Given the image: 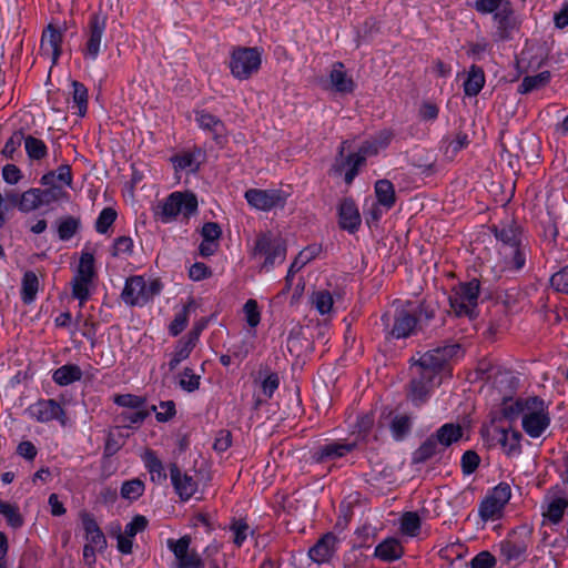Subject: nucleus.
I'll return each mask as SVG.
<instances>
[{"label":"nucleus","mask_w":568,"mask_h":568,"mask_svg":"<svg viewBox=\"0 0 568 568\" xmlns=\"http://www.w3.org/2000/svg\"><path fill=\"white\" fill-rule=\"evenodd\" d=\"M480 464V457L475 450H466L462 455L460 467L464 475H471Z\"/></svg>","instance_id":"obj_57"},{"label":"nucleus","mask_w":568,"mask_h":568,"mask_svg":"<svg viewBox=\"0 0 568 568\" xmlns=\"http://www.w3.org/2000/svg\"><path fill=\"white\" fill-rule=\"evenodd\" d=\"M45 186V189H39L41 206L50 205L51 203L58 202L67 196V192L61 185L51 184Z\"/></svg>","instance_id":"obj_49"},{"label":"nucleus","mask_w":568,"mask_h":568,"mask_svg":"<svg viewBox=\"0 0 568 568\" xmlns=\"http://www.w3.org/2000/svg\"><path fill=\"white\" fill-rule=\"evenodd\" d=\"M166 545L176 559L175 568H204V562L196 550H190L191 537L189 535L179 539L169 538Z\"/></svg>","instance_id":"obj_13"},{"label":"nucleus","mask_w":568,"mask_h":568,"mask_svg":"<svg viewBox=\"0 0 568 568\" xmlns=\"http://www.w3.org/2000/svg\"><path fill=\"white\" fill-rule=\"evenodd\" d=\"M337 538L333 532L324 534L310 549L308 557L316 564L328 562L336 550Z\"/></svg>","instance_id":"obj_27"},{"label":"nucleus","mask_w":568,"mask_h":568,"mask_svg":"<svg viewBox=\"0 0 568 568\" xmlns=\"http://www.w3.org/2000/svg\"><path fill=\"white\" fill-rule=\"evenodd\" d=\"M145 469L150 474V479L155 485H163L168 479L162 460L158 457L156 453L152 449H146L142 456Z\"/></svg>","instance_id":"obj_31"},{"label":"nucleus","mask_w":568,"mask_h":568,"mask_svg":"<svg viewBox=\"0 0 568 568\" xmlns=\"http://www.w3.org/2000/svg\"><path fill=\"white\" fill-rule=\"evenodd\" d=\"M80 519L88 544L103 549L106 546V539L94 516L91 513L83 511L80 515Z\"/></svg>","instance_id":"obj_29"},{"label":"nucleus","mask_w":568,"mask_h":568,"mask_svg":"<svg viewBox=\"0 0 568 568\" xmlns=\"http://www.w3.org/2000/svg\"><path fill=\"white\" fill-rule=\"evenodd\" d=\"M72 109H77L74 113L84 116L88 110V89L79 81H72Z\"/></svg>","instance_id":"obj_45"},{"label":"nucleus","mask_w":568,"mask_h":568,"mask_svg":"<svg viewBox=\"0 0 568 568\" xmlns=\"http://www.w3.org/2000/svg\"><path fill=\"white\" fill-rule=\"evenodd\" d=\"M321 251L322 246L318 244H312L303 248L292 262L288 268L287 278L294 276L295 273L301 271L306 264L318 256Z\"/></svg>","instance_id":"obj_34"},{"label":"nucleus","mask_w":568,"mask_h":568,"mask_svg":"<svg viewBox=\"0 0 568 568\" xmlns=\"http://www.w3.org/2000/svg\"><path fill=\"white\" fill-rule=\"evenodd\" d=\"M247 203L260 211H271L277 206H284L286 196L281 190L250 189L244 194Z\"/></svg>","instance_id":"obj_15"},{"label":"nucleus","mask_w":568,"mask_h":568,"mask_svg":"<svg viewBox=\"0 0 568 568\" xmlns=\"http://www.w3.org/2000/svg\"><path fill=\"white\" fill-rule=\"evenodd\" d=\"M30 415L39 423L52 420L65 425V414L61 405L54 399H40L29 407Z\"/></svg>","instance_id":"obj_18"},{"label":"nucleus","mask_w":568,"mask_h":568,"mask_svg":"<svg viewBox=\"0 0 568 568\" xmlns=\"http://www.w3.org/2000/svg\"><path fill=\"white\" fill-rule=\"evenodd\" d=\"M375 194L378 204L386 207V210L392 209L396 202V194L393 183L389 180H378L375 183Z\"/></svg>","instance_id":"obj_37"},{"label":"nucleus","mask_w":568,"mask_h":568,"mask_svg":"<svg viewBox=\"0 0 568 568\" xmlns=\"http://www.w3.org/2000/svg\"><path fill=\"white\" fill-rule=\"evenodd\" d=\"M230 530L233 532V542L236 548H241L247 539L250 526L243 519H234L230 526Z\"/></svg>","instance_id":"obj_52"},{"label":"nucleus","mask_w":568,"mask_h":568,"mask_svg":"<svg viewBox=\"0 0 568 568\" xmlns=\"http://www.w3.org/2000/svg\"><path fill=\"white\" fill-rule=\"evenodd\" d=\"M485 72L483 68L473 64L469 67L467 78L464 81V93L467 97H476L485 85Z\"/></svg>","instance_id":"obj_33"},{"label":"nucleus","mask_w":568,"mask_h":568,"mask_svg":"<svg viewBox=\"0 0 568 568\" xmlns=\"http://www.w3.org/2000/svg\"><path fill=\"white\" fill-rule=\"evenodd\" d=\"M550 284L555 291L568 294V265L551 275Z\"/></svg>","instance_id":"obj_64"},{"label":"nucleus","mask_w":568,"mask_h":568,"mask_svg":"<svg viewBox=\"0 0 568 568\" xmlns=\"http://www.w3.org/2000/svg\"><path fill=\"white\" fill-rule=\"evenodd\" d=\"M24 134L21 130L14 131L12 135L6 142L2 149V155L7 159L13 160L14 153L21 146L22 142H24Z\"/></svg>","instance_id":"obj_58"},{"label":"nucleus","mask_w":568,"mask_h":568,"mask_svg":"<svg viewBox=\"0 0 568 568\" xmlns=\"http://www.w3.org/2000/svg\"><path fill=\"white\" fill-rule=\"evenodd\" d=\"M496 439L504 453L509 456L521 454L523 433L518 428H494Z\"/></svg>","instance_id":"obj_25"},{"label":"nucleus","mask_w":568,"mask_h":568,"mask_svg":"<svg viewBox=\"0 0 568 568\" xmlns=\"http://www.w3.org/2000/svg\"><path fill=\"white\" fill-rule=\"evenodd\" d=\"M92 282H83L78 277H73L71 281L72 286V296L77 298L80 303V306H83L84 303L90 298V285Z\"/></svg>","instance_id":"obj_55"},{"label":"nucleus","mask_w":568,"mask_h":568,"mask_svg":"<svg viewBox=\"0 0 568 568\" xmlns=\"http://www.w3.org/2000/svg\"><path fill=\"white\" fill-rule=\"evenodd\" d=\"M200 332V328H193L183 338L178 341L172 357L168 363L171 372L175 371L182 361L189 358L199 342Z\"/></svg>","instance_id":"obj_21"},{"label":"nucleus","mask_w":568,"mask_h":568,"mask_svg":"<svg viewBox=\"0 0 568 568\" xmlns=\"http://www.w3.org/2000/svg\"><path fill=\"white\" fill-rule=\"evenodd\" d=\"M0 515L4 517L7 525L14 530L24 525V518L16 504L0 499Z\"/></svg>","instance_id":"obj_38"},{"label":"nucleus","mask_w":568,"mask_h":568,"mask_svg":"<svg viewBox=\"0 0 568 568\" xmlns=\"http://www.w3.org/2000/svg\"><path fill=\"white\" fill-rule=\"evenodd\" d=\"M170 479L175 494L182 501H189L197 491L196 479L185 471H182L176 463L169 465Z\"/></svg>","instance_id":"obj_16"},{"label":"nucleus","mask_w":568,"mask_h":568,"mask_svg":"<svg viewBox=\"0 0 568 568\" xmlns=\"http://www.w3.org/2000/svg\"><path fill=\"white\" fill-rule=\"evenodd\" d=\"M347 141H343L341 148L338 150V158H336V163L334 165L336 172H342L344 166H348V170L345 172L344 181L347 185H351L358 174V170L362 165L365 164V160L362 155L355 153H349L344 159V150Z\"/></svg>","instance_id":"obj_23"},{"label":"nucleus","mask_w":568,"mask_h":568,"mask_svg":"<svg viewBox=\"0 0 568 568\" xmlns=\"http://www.w3.org/2000/svg\"><path fill=\"white\" fill-rule=\"evenodd\" d=\"M189 322V306L185 305L178 312L169 326V332L172 336H178L184 331Z\"/></svg>","instance_id":"obj_61"},{"label":"nucleus","mask_w":568,"mask_h":568,"mask_svg":"<svg viewBox=\"0 0 568 568\" xmlns=\"http://www.w3.org/2000/svg\"><path fill=\"white\" fill-rule=\"evenodd\" d=\"M392 139V134L389 132H382L379 134V140L377 141H365L356 152L358 155H362L366 161L367 156L376 155L381 148H385L388 145Z\"/></svg>","instance_id":"obj_46"},{"label":"nucleus","mask_w":568,"mask_h":568,"mask_svg":"<svg viewBox=\"0 0 568 568\" xmlns=\"http://www.w3.org/2000/svg\"><path fill=\"white\" fill-rule=\"evenodd\" d=\"M462 353L459 344H447L410 358V366L443 382V374L449 373L450 362Z\"/></svg>","instance_id":"obj_1"},{"label":"nucleus","mask_w":568,"mask_h":568,"mask_svg":"<svg viewBox=\"0 0 568 568\" xmlns=\"http://www.w3.org/2000/svg\"><path fill=\"white\" fill-rule=\"evenodd\" d=\"M286 247L281 239L272 233H263L256 237L253 248V256H264L263 267L270 270L275 263H282L285 260Z\"/></svg>","instance_id":"obj_12"},{"label":"nucleus","mask_w":568,"mask_h":568,"mask_svg":"<svg viewBox=\"0 0 568 568\" xmlns=\"http://www.w3.org/2000/svg\"><path fill=\"white\" fill-rule=\"evenodd\" d=\"M410 374V381L406 386V398L415 407H420L428 402L434 389L438 387L442 382L440 379L426 375L412 366Z\"/></svg>","instance_id":"obj_10"},{"label":"nucleus","mask_w":568,"mask_h":568,"mask_svg":"<svg viewBox=\"0 0 568 568\" xmlns=\"http://www.w3.org/2000/svg\"><path fill=\"white\" fill-rule=\"evenodd\" d=\"M479 292L480 282L477 278L459 284L449 296L450 308L455 315L468 318L476 317Z\"/></svg>","instance_id":"obj_8"},{"label":"nucleus","mask_w":568,"mask_h":568,"mask_svg":"<svg viewBox=\"0 0 568 568\" xmlns=\"http://www.w3.org/2000/svg\"><path fill=\"white\" fill-rule=\"evenodd\" d=\"M551 74L549 71H542L536 75H526L518 87L520 94H527L535 90L546 87L550 81Z\"/></svg>","instance_id":"obj_41"},{"label":"nucleus","mask_w":568,"mask_h":568,"mask_svg":"<svg viewBox=\"0 0 568 568\" xmlns=\"http://www.w3.org/2000/svg\"><path fill=\"white\" fill-rule=\"evenodd\" d=\"M549 404L539 396L525 397L521 426H549Z\"/></svg>","instance_id":"obj_14"},{"label":"nucleus","mask_w":568,"mask_h":568,"mask_svg":"<svg viewBox=\"0 0 568 568\" xmlns=\"http://www.w3.org/2000/svg\"><path fill=\"white\" fill-rule=\"evenodd\" d=\"M385 338L400 339L414 335L417 331V316L406 308H396L394 313L386 312L381 316Z\"/></svg>","instance_id":"obj_5"},{"label":"nucleus","mask_w":568,"mask_h":568,"mask_svg":"<svg viewBox=\"0 0 568 568\" xmlns=\"http://www.w3.org/2000/svg\"><path fill=\"white\" fill-rule=\"evenodd\" d=\"M81 225L80 219L67 216L58 222V235L61 241H69L79 231Z\"/></svg>","instance_id":"obj_48"},{"label":"nucleus","mask_w":568,"mask_h":568,"mask_svg":"<svg viewBox=\"0 0 568 568\" xmlns=\"http://www.w3.org/2000/svg\"><path fill=\"white\" fill-rule=\"evenodd\" d=\"M82 378V371L75 364H67L53 372L52 379L60 386H67Z\"/></svg>","instance_id":"obj_35"},{"label":"nucleus","mask_w":568,"mask_h":568,"mask_svg":"<svg viewBox=\"0 0 568 568\" xmlns=\"http://www.w3.org/2000/svg\"><path fill=\"white\" fill-rule=\"evenodd\" d=\"M195 121L201 129L210 132L215 141L225 135L224 122L206 110L195 111Z\"/></svg>","instance_id":"obj_32"},{"label":"nucleus","mask_w":568,"mask_h":568,"mask_svg":"<svg viewBox=\"0 0 568 568\" xmlns=\"http://www.w3.org/2000/svg\"><path fill=\"white\" fill-rule=\"evenodd\" d=\"M422 520L417 513L406 511L400 517V532L408 537H416L420 531Z\"/></svg>","instance_id":"obj_43"},{"label":"nucleus","mask_w":568,"mask_h":568,"mask_svg":"<svg viewBox=\"0 0 568 568\" xmlns=\"http://www.w3.org/2000/svg\"><path fill=\"white\" fill-rule=\"evenodd\" d=\"M151 412H155V417L159 423L169 422L175 414V403L173 400H165L159 404L150 406Z\"/></svg>","instance_id":"obj_53"},{"label":"nucleus","mask_w":568,"mask_h":568,"mask_svg":"<svg viewBox=\"0 0 568 568\" xmlns=\"http://www.w3.org/2000/svg\"><path fill=\"white\" fill-rule=\"evenodd\" d=\"M121 298L128 305H144L148 303L145 295V280L143 276H131L125 281Z\"/></svg>","instance_id":"obj_24"},{"label":"nucleus","mask_w":568,"mask_h":568,"mask_svg":"<svg viewBox=\"0 0 568 568\" xmlns=\"http://www.w3.org/2000/svg\"><path fill=\"white\" fill-rule=\"evenodd\" d=\"M313 304L322 315H325L333 307V297L327 291H318L313 294Z\"/></svg>","instance_id":"obj_59"},{"label":"nucleus","mask_w":568,"mask_h":568,"mask_svg":"<svg viewBox=\"0 0 568 568\" xmlns=\"http://www.w3.org/2000/svg\"><path fill=\"white\" fill-rule=\"evenodd\" d=\"M504 509L500 504L486 495L479 504L478 514L484 521L496 520L501 517Z\"/></svg>","instance_id":"obj_44"},{"label":"nucleus","mask_w":568,"mask_h":568,"mask_svg":"<svg viewBox=\"0 0 568 568\" xmlns=\"http://www.w3.org/2000/svg\"><path fill=\"white\" fill-rule=\"evenodd\" d=\"M493 19L496 23L495 37L497 41L511 39L513 32L518 30L520 26L510 1L506 2L505 6L493 16Z\"/></svg>","instance_id":"obj_17"},{"label":"nucleus","mask_w":568,"mask_h":568,"mask_svg":"<svg viewBox=\"0 0 568 568\" xmlns=\"http://www.w3.org/2000/svg\"><path fill=\"white\" fill-rule=\"evenodd\" d=\"M24 148L26 152L31 160H42L48 154V148L45 143L32 135H28L24 138Z\"/></svg>","instance_id":"obj_47"},{"label":"nucleus","mask_w":568,"mask_h":568,"mask_svg":"<svg viewBox=\"0 0 568 568\" xmlns=\"http://www.w3.org/2000/svg\"><path fill=\"white\" fill-rule=\"evenodd\" d=\"M404 555V547L395 537H388L381 541L374 550V556L382 561L393 562L400 559Z\"/></svg>","instance_id":"obj_30"},{"label":"nucleus","mask_w":568,"mask_h":568,"mask_svg":"<svg viewBox=\"0 0 568 568\" xmlns=\"http://www.w3.org/2000/svg\"><path fill=\"white\" fill-rule=\"evenodd\" d=\"M568 509V493L559 485L550 486L540 503L544 525L558 526Z\"/></svg>","instance_id":"obj_9"},{"label":"nucleus","mask_w":568,"mask_h":568,"mask_svg":"<svg viewBox=\"0 0 568 568\" xmlns=\"http://www.w3.org/2000/svg\"><path fill=\"white\" fill-rule=\"evenodd\" d=\"M491 231L495 237L501 242L509 253L505 252L508 268L519 271L525 266L526 254L521 248L520 227L513 221L494 225Z\"/></svg>","instance_id":"obj_3"},{"label":"nucleus","mask_w":568,"mask_h":568,"mask_svg":"<svg viewBox=\"0 0 568 568\" xmlns=\"http://www.w3.org/2000/svg\"><path fill=\"white\" fill-rule=\"evenodd\" d=\"M94 263V255L91 252L82 251L79 265L73 277H78L83 282H93L97 276Z\"/></svg>","instance_id":"obj_36"},{"label":"nucleus","mask_w":568,"mask_h":568,"mask_svg":"<svg viewBox=\"0 0 568 568\" xmlns=\"http://www.w3.org/2000/svg\"><path fill=\"white\" fill-rule=\"evenodd\" d=\"M197 211V199L191 192H173L155 210V216L163 223H169L179 214L185 217Z\"/></svg>","instance_id":"obj_6"},{"label":"nucleus","mask_w":568,"mask_h":568,"mask_svg":"<svg viewBox=\"0 0 568 568\" xmlns=\"http://www.w3.org/2000/svg\"><path fill=\"white\" fill-rule=\"evenodd\" d=\"M115 219V210L112 207L103 209L95 221V231L101 234L106 233L110 226L114 223Z\"/></svg>","instance_id":"obj_56"},{"label":"nucleus","mask_w":568,"mask_h":568,"mask_svg":"<svg viewBox=\"0 0 568 568\" xmlns=\"http://www.w3.org/2000/svg\"><path fill=\"white\" fill-rule=\"evenodd\" d=\"M262 64V51L256 48L236 47L230 55L229 68L231 74L244 81L257 73Z\"/></svg>","instance_id":"obj_7"},{"label":"nucleus","mask_w":568,"mask_h":568,"mask_svg":"<svg viewBox=\"0 0 568 568\" xmlns=\"http://www.w3.org/2000/svg\"><path fill=\"white\" fill-rule=\"evenodd\" d=\"M145 491V484L140 478L125 480L121 485L120 495L129 501L138 500Z\"/></svg>","instance_id":"obj_42"},{"label":"nucleus","mask_w":568,"mask_h":568,"mask_svg":"<svg viewBox=\"0 0 568 568\" xmlns=\"http://www.w3.org/2000/svg\"><path fill=\"white\" fill-rule=\"evenodd\" d=\"M72 172L71 166L69 164H61L57 171H50L42 175L40 179V183L42 185H51L57 184V182H61L67 186L72 185Z\"/></svg>","instance_id":"obj_39"},{"label":"nucleus","mask_w":568,"mask_h":568,"mask_svg":"<svg viewBox=\"0 0 568 568\" xmlns=\"http://www.w3.org/2000/svg\"><path fill=\"white\" fill-rule=\"evenodd\" d=\"M532 541V529L527 525L513 528L507 536L499 541L500 555L505 562H523L527 558L528 548Z\"/></svg>","instance_id":"obj_4"},{"label":"nucleus","mask_w":568,"mask_h":568,"mask_svg":"<svg viewBox=\"0 0 568 568\" xmlns=\"http://www.w3.org/2000/svg\"><path fill=\"white\" fill-rule=\"evenodd\" d=\"M106 16L101 11L94 12L90 16L88 27L84 30L85 43L82 49L84 59L94 61L98 59L101 47L102 37L106 28Z\"/></svg>","instance_id":"obj_11"},{"label":"nucleus","mask_w":568,"mask_h":568,"mask_svg":"<svg viewBox=\"0 0 568 568\" xmlns=\"http://www.w3.org/2000/svg\"><path fill=\"white\" fill-rule=\"evenodd\" d=\"M525 397H518L516 399L504 398L498 410L491 413V423H514L519 417L523 418Z\"/></svg>","instance_id":"obj_26"},{"label":"nucleus","mask_w":568,"mask_h":568,"mask_svg":"<svg viewBox=\"0 0 568 568\" xmlns=\"http://www.w3.org/2000/svg\"><path fill=\"white\" fill-rule=\"evenodd\" d=\"M39 291V278L32 271H27L23 274L21 283V300L24 304H31Z\"/></svg>","instance_id":"obj_40"},{"label":"nucleus","mask_w":568,"mask_h":568,"mask_svg":"<svg viewBox=\"0 0 568 568\" xmlns=\"http://www.w3.org/2000/svg\"><path fill=\"white\" fill-rule=\"evenodd\" d=\"M63 33L60 29L49 24L42 32L40 49L42 53L50 57L52 64H55L61 55Z\"/></svg>","instance_id":"obj_22"},{"label":"nucleus","mask_w":568,"mask_h":568,"mask_svg":"<svg viewBox=\"0 0 568 568\" xmlns=\"http://www.w3.org/2000/svg\"><path fill=\"white\" fill-rule=\"evenodd\" d=\"M487 496L505 508L511 498V488L509 484L501 481L490 489L487 493Z\"/></svg>","instance_id":"obj_54"},{"label":"nucleus","mask_w":568,"mask_h":568,"mask_svg":"<svg viewBox=\"0 0 568 568\" xmlns=\"http://www.w3.org/2000/svg\"><path fill=\"white\" fill-rule=\"evenodd\" d=\"M338 225L349 233L358 231L362 224L359 210L352 197L343 199L337 209Z\"/></svg>","instance_id":"obj_19"},{"label":"nucleus","mask_w":568,"mask_h":568,"mask_svg":"<svg viewBox=\"0 0 568 568\" xmlns=\"http://www.w3.org/2000/svg\"><path fill=\"white\" fill-rule=\"evenodd\" d=\"M243 312L245 314L246 323L250 327H256L261 322V312L258 308V304L255 300L250 298L243 306Z\"/></svg>","instance_id":"obj_60"},{"label":"nucleus","mask_w":568,"mask_h":568,"mask_svg":"<svg viewBox=\"0 0 568 568\" xmlns=\"http://www.w3.org/2000/svg\"><path fill=\"white\" fill-rule=\"evenodd\" d=\"M496 557L488 550H483L474 556L469 562L470 568H495Z\"/></svg>","instance_id":"obj_63"},{"label":"nucleus","mask_w":568,"mask_h":568,"mask_svg":"<svg viewBox=\"0 0 568 568\" xmlns=\"http://www.w3.org/2000/svg\"><path fill=\"white\" fill-rule=\"evenodd\" d=\"M464 428H437L412 454V463L425 464L434 457L442 456L446 448L463 437Z\"/></svg>","instance_id":"obj_2"},{"label":"nucleus","mask_w":568,"mask_h":568,"mask_svg":"<svg viewBox=\"0 0 568 568\" xmlns=\"http://www.w3.org/2000/svg\"><path fill=\"white\" fill-rule=\"evenodd\" d=\"M356 448V443L328 442L320 445L313 453L316 463L333 462L342 458Z\"/></svg>","instance_id":"obj_20"},{"label":"nucleus","mask_w":568,"mask_h":568,"mask_svg":"<svg viewBox=\"0 0 568 568\" xmlns=\"http://www.w3.org/2000/svg\"><path fill=\"white\" fill-rule=\"evenodd\" d=\"M41 206V201L39 197V189L33 187L20 195L19 200V210L21 212H31Z\"/></svg>","instance_id":"obj_50"},{"label":"nucleus","mask_w":568,"mask_h":568,"mask_svg":"<svg viewBox=\"0 0 568 568\" xmlns=\"http://www.w3.org/2000/svg\"><path fill=\"white\" fill-rule=\"evenodd\" d=\"M329 82L332 89L341 94H352L356 89V83L345 70L343 62H334L329 72Z\"/></svg>","instance_id":"obj_28"},{"label":"nucleus","mask_w":568,"mask_h":568,"mask_svg":"<svg viewBox=\"0 0 568 568\" xmlns=\"http://www.w3.org/2000/svg\"><path fill=\"white\" fill-rule=\"evenodd\" d=\"M200 381V375L195 374L192 368L185 367L181 373L179 385L183 390L192 393L199 389Z\"/></svg>","instance_id":"obj_51"},{"label":"nucleus","mask_w":568,"mask_h":568,"mask_svg":"<svg viewBox=\"0 0 568 568\" xmlns=\"http://www.w3.org/2000/svg\"><path fill=\"white\" fill-rule=\"evenodd\" d=\"M506 2L509 0H476L473 7L480 14H495Z\"/></svg>","instance_id":"obj_62"}]
</instances>
